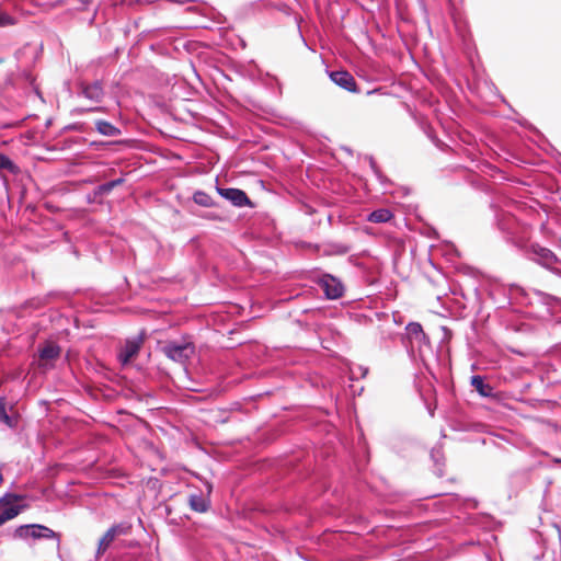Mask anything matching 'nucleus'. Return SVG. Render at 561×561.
Segmentation results:
<instances>
[{"label":"nucleus","mask_w":561,"mask_h":561,"mask_svg":"<svg viewBox=\"0 0 561 561\" xmlns=\"http://www.w3.org/2000/svg\"><path fill=\"white\" fill-rule=\"evenodd\" d=\"M403 344L412 354L417 353L420 357L431 352L430 339L419 322H410L405 327Z\"/></svg>","instance_id":"1"},{"label":"nucleus","mask_w":561,"mask_h":561,"mask_svg":"<svg viewBox=\"0 0 561 561\" xmlns=\"http://www.w3.org/2000/svg\"><path fill=\"white\" fill-rule=\"evenodd\" d=\"M529 256L534 262L551 271L553 274L561 276V268L558 266L560 260L550 249L534 243L529 247Z\"/></svg>","instance_id":"2"},{"label":"nucleus","mask_w":561,"mask_h":561,"mask_svg":"<svg viewBox=\"0 0 561 561\" xmlns=\"http://www.w3.org/2000/svg\"><path fill=\"white\" fill-rule=\"evenodd\" d=\"M163 354L171 360L185 364L195 353V346L188 341H171L162 346Z\"/></svg>","instance_id":"3"},{"label":"nucleus","mask_w":561,"mask_h":561,"mask_svg":"<svg viewBox=\"0 0 561 561\" xmlns=\"http://www.w3.org/2000/svg\"><path fill=\"white\" fill-rule=\"evenodd\" d=\"M15 535L20 538H33V539H54L56 540L57 547L60 545V536L53 529L39 525H23L15 530Z\"/></svg>","instance_id":"4"},{"label":"nucleus","mask_w":561,"mask_h":561,"mask_svg":"<svg viewBox=\"0 0 561 561\" xmlns=\"http://www.w3.org/2000/svg\"><path fill=\"white\" fill-rule=\"evenodd\" d=\"M526 561H561V556L549 549L543 541L537 540L525 554Z\"/></svg>","instance_id":"5"},{"label":"nucleus","mask_w":561,"mask_h":561,"mask_svg":"<svg viewBox=\"0 0 561 561\" xmlns=\"http://www.w3.org/2000/svg\"><path fill=\"white\" fill-rule=\"evenodd\" d=\"M2 497H8L3 505L0 506V518L3 519L4 524L16 517L23 511L24 506L20 505L19 502L24 497L12 493H7Z\"/></svg>","instance_id":"6"},{"label":"nucleus","mask_w":561,"mask_h":561,"mask_svg":"<svg viewBox=\"0 0 561 561\" xmlns=\"http://www.w3.org/2000/svg\"><path fill=\"white\" fill-rule=\"evenodd\" d=\"M318 284L328 299H339L344 294V285L342 282L330 274L322 275L318 280Z\"/></svg>","instance_id":"7"},{"label":"nucleus","mask_w":561,"mask_h":561,"mask_svg":"<svg viewBox=\"0 0 561 561\" xmlns=\"http://www.w3.org/2000/svg\"><path fill=\"white\" fill-rule=\"evenodd\" d=\"M61 348L59 345L47 342L38 348L39 366L47 369L54 366V362L59 358Z\"/></svg>","instance_id":"8"},{"label":"nucleus","mask_w":561,"mask_h":561,"mask_svg":"<svg viewBox=\"0 0 561 561\" xmlns=\"http://www.w3.org/2000/svg\"><path fill=\"white\" fill-rule=\"evenodd\" d=\"M206 495L202 492L192 493L188 496V505L191 510L197 513H206L210 507L209 495L213 491V485L209 482H205Z\"/></svg>","instance_id":"9"},{"label":"nucleus","mask_w":561,"mask_h":561,"mask_svg":"<svg viewBox=\"0 0 561 561\" xmlns=\"http://www.w3.org/2000/svg\"><path fill=\"white\" fill-rule=\"evenodd\" d=\"M217 193L225 199L229 201L236 207L252 206L250 198L242 190L233 187H217Z\"/></svg>","instance_id":"10"},{"label":"nucleus","mask_w":561,"mask_h":561,"mask_svg":"<svg viewBox=\"0 0 561 561\" xmlns=\"http://www.w3.org/2000/svg\"><path fill=\"white\" fill-rule=\"evenodd\" d=\"M127 530L128 527L123 524L114 525L108 528L107 531L99 540L96 556L99 557L103 554L114 541L116 536L127 534Z\"/></svg>","instance_id":"11"},{"label":"nucleus","mask_w":561,"mask_h":561,"mask_svg":"<svg viewBox=\"0 0 561 561\" xmlns=\"http://www.w3.org/2000/svg\"><path fill=\"white\" fill-rule=\"evenodd\" d=\"M329 76L336 85L348 92H356V81L348 71H332Z\"/></svg>","instance_id":"12"},{"label":"nucleus","mask_w":561,"mask_h":561,"mask_svg":"<svg viewBox=\"0 0 561 561\" xmlns=\"http://www.w3.org/2000/svg\"><path fill=\"white\" fill-rule=\"evenodd\" d=\"M141 344L142 336H138L134 340H127L118 355L122 364H127L139 352Z\"/></svg>","instance_id":"13"},{"label":"nucleus","mask_w":561,"mask_h":561,"mask_svg":"<svg viewBox=\"0 0 561 561\" xmlns=\"http://www.w3.org/2000/svg\"><path fill=\"white\" fill-rule=\"evenodd\" d=\"M81 93L84 98L94 102H100L104 94L103 88L99 81L82 85Z\"/></svg>","instance_id":"14"},{"label":"nucleus","mask_w":561,"mask_h":561,"mask_svg":"<svg viewBox=\"0 0 561 561\" xmlns=\"http://www.w3.org/2000/svg\"><path fill=\"white\" fill-rule=\"evenodd\" d=\"M95 128L96 130L104 136L107 137H115L121 135V129L114 126L112 123L106 121H96L95 122Z\"/></svg>","instance_id":"15"},{"label":"nucleus","mask_w":561,"mask_h":561,"mask_svg":"<svg viewBox=\"0 0 561 561\" xmlns=\"http://www.w3.org/2000/svg\"><path fill=\"white\" fill-rule=\"evenodd\" d=\"M393 217V214L388 208H379L371 211L367 220L375 224L388 222Z\"/></svg>","instance_id":"16"},{"label":"nucleus","mask_w":561,"mask_h":561,"mask_svg":"<svg viewBox=\"0 0 561 561\" xmlns=\"http://www.w3.org/2000/svg\"><path fill=\"white\" fill-rule=\"evenodd\" d=\"M471 386L482 396H492V387L484 382L483 378L479 375L471 377Z\"/></svg>","instance_id":"17"},{"label":"nucleus","mask_w":561,"mask_h":561,"mask_svg":"<svg viewBox=\"0 0 561 561\" xmlns=\"http://www.w3.org/2000/svg\"><path fill=\"white\" fill-rule=\"evenodd\" d=\"M123 182H124V179L119 178V179L112 180L110 182L103 183V184L99 185L94 190V195L95 196L107 195V194H110L112 192L113 188H115L116 186L121 185Z\"/></svg>","instance_id":"18"},{"label":"nucleus","mask_w":561,"mask_h":561,"mask_svg":"<svg viewBox=\"0 0 561 561\" xmlns=\"http://www.w3.org/2000/svg\"><path fill=\"white\" fill-rule=\"evenodd\" d=\"M193 201L195 204L203 207H213L215 206V202L209 194L204 191H196L193 194Z\"/></svg>","instance_id":"19"},{"label":"nucleus","mask_w":561,"mask_h":561,"mask_svg":"<svg viewBox=\"0 0 561 561\" xmlns=\"http://www.w3.org/2000/svg\"><path fill=\"white\" fill-rule=\"evenodd\" d=\"M0 422L10 428H15L18 425V421L7 413L4 399L2 398L0 399Z\"/></svg>","instance_id":"20"},{"label":"nucleus","mask_w":561,"mask_h":561,"mask_svg":"<svg viewBox=\"0 0 561 561\" xmlns=\"http://www.w3.org/2000/svg\"><path fill=\"white\" fill-rule=\"evenodd\" d=\"M0 169L13 171L15 169V165L9 157L0 153Z\"/></svg>","instance_id":"21"},{"label":"nucleus","mask_w":561,"mask_h":561,"mask_svg":"<svg viewBox=\"0 0 561 561\" xmlns=\"http://www.w3.org/2000/svg\"><path fill=\"white\" fill-rule=\"evenodd\" d=\"M15 21L12 16L0 10V27L13 25Z\"/></svg>","instance_id":"22"},{"label":"nucleus","mask_w":561,"mask_h":561,"mask_svg":"<svg viewBox=\"0 0 561 561\" xmlns=\"http://www.w3.org/2000/svg\"><path fill=\"white\" fill-rule=\"evenodd\" d=\"M103 108L102 107H90V108H77L76 111L80 114H83V113H88V112H101Z\"/></svg>","instance_id":"23"},{"label":"nucleus","mask_w":561,"mask_h":561,"mask_svg":"<svg viewBox=\"0 0 561 561\" xmlns=\"http://www.w3.org/2000/svg\"><path fill=\"white\" fill-rule=\"evenodd\" d=\"M8 500V497H0V506ZM3 525V519L0 518V527Z\"/></svg>","instance_id":"24"},{"label":"nucleus","mask_w":561,"mask_h":561,"mask_svg":"<svg viewBox=\"0 0 561 561\" xmlns=\"http://www.w3.org/2000/svg\"><path fill=\"white\" fill-rule=\"evenodd\" d=\"M82 7H87L91 0H77Z\"/></svg>","instance_id":"25"},{"label":"nucleus","mask_w":561,"mask_h":561,"mask_svg":"<svg viewBox=\"0 0 561 561\" xmlns=\"http://www.w3.org/2000/svg\"><path fill=\"white\" fill-rule=\"evenodd\" d=\"M559 242H560V248H561V237H560V240H559Z\"/></svg>","instance_id":"26"}]
</instances>
